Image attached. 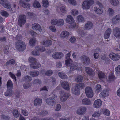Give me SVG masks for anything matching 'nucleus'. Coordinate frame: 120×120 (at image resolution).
<instances>
[{
	"mask_svg": "<svg viewBox=\"0 0 120 120\" xmlns=\"http://www.w3.org/2000/svg\"><path fill=\"white\" fill-rule=\"evenodd\" d=\"M15 48L19 51H23L25 50L26 45L25 43L22 40L17 41L15 43Z\"/></svg>",
	"mask_w": 120,
	"mask_h": 120,
	"instance_id": "1",
	"label": "nucleus"
},
{
	"mask_svg": "<svg viewBox=\"0 0 120 120\" xmlns=\"http://www.w3.org/2000/svg\"><path fill=\"white\" fill-rule=\"evenodd\" d=\"M28 60L30 63H33L30 64V66L32 68L36 69L40 67L41 65L40 63H34L37 61V59L35 58L30 57L29 58Z\"/></svg>",
	"mask_w": 120,
	"mask_h": 120,
	"instance_id": "2",
	"label": "nucleus"
},
{
	"mask_svg": "<svg viewBox=\"0 0 120 120\" xmlns=\"http://www.w3.org/2000/svg\"><path fill=\"white\" fill-rule=\"evenodd\" d=\"M57 95L56 94H54L53 96L50 98H47L46 100L47 104L50 106H53L56 104V102L52 100L55 99L57 98Z\"/></svg>",
	"mask_w": 120,
	"mask_h": 120,
	"instance_id": "3",
	"label": "nucleus"
},
{
	"mask_svg": "<svg viewBox=\"0 0 120 120\" xmlns=\"http://www.w3.org/2000/svg\"><path fill=\"white\" fill-rule=\"evenodd\" d=\"M85 91L86 96L88 98H91L94 95V93L92 88L90 87L86 88Z\"/></svg>",
	"mask_w": 120,
	"mask_h": 120,
	"instance_id": "4",
	"label": "nucleus"
},
{
	"mask_svg": "<svg viewBox=\"0 0 120 120\" xmlns=\"http://www.w3.org/2000/svg\"><path fill=\"white\" fill-rule=\"evenodd\" d=\"M26 16L24 15H21L19 16L18 20V24L21 26L24 25L26 22Z\"/></svg>",
	"mask_w": 120,
	"mask_h": 120,
	"instance_id": "5",
	"label": "nucleus"
},
{
	"mask_svg": "<svg viewBox=\"0 0 120 120\" xmlns=\"http://www.w3.org/2000/svg\"><path fill=\"white\" fill-rule=\"evenodd\" d=\"M79 64L75 63L71 64L70 67V70L71 71H74L75 70H77L79 71H82V68L81 67H79Z\"/></svg>",
	"mask_w": 120,
	"mask_h": 120,
	"instance_id": "6",
	"label": "nucleus"
},
{
	"mask_svg": "<svg viewBox=\"0 0 120 120\" xmlns=\"http://www.w3.org/2000/svg\"><path fill=\"white\" fill-rule=\"evenodd\" d=\"M87 110L86 108L83 106L79 107L76 110V113L80 115H84Z\"/></svg>",
	"mask_w": 120,
	"mask_h": 120,
	"instance_id": "7",
	"label": "nucleus"
},
{
	"mask_svg": "<svg viewBox=\"0 0 120 120\" xmlns=\"http://www.w3.org/2000/svg\"><path fill=\"white\" fill-rule=\"evenodd\" d=\"M69 94L67 93L61 92L60 93V101L62 102H64L68 98Z\"/></svg>",
	"mask_w": 120,
	"mask_h": 120,
	"instance_id": "8",
	"label": "nucleus"
},
{
	"mask_svg": "<svg viewBox=\"0 0 120 120\" xmlns=\"http://www.w3.org/2000/svg\"><path fill=\"white\" fill-rule=\"evenodd\" d=\"M112 33L114 36L116 38L120 39V28L116 27L112 30Z\"/></svg>",
	"mask_w": 120,
	"mask_h": 120,
	"instance_id": "9",
	"label": "nucleus"
},
{
	"mask_svg": "<svg viewBox=\"0 0 120 120\" xmlns=\"http://www.w3.org/2000/svg\"><path fill=\"white\" fill-rule=\"evenodd\" d=\"M109 57L114 61H116L119 60L120 57L118 54L112 52L110 54Z\"/></svg>",
	"mask_w": 120,
	"mask_h": 120,
	"instance_id": "10",
	"label": "nucleus"
},
{
	"mask_svg": "<svg viewBox=\"0 0 120 120\" xmlns=\"http://www.w3.org/2000/svg\"><path fill=\"white\" fill-rule=\"evenodd\" d=\"M42 102V99L37 98L34 101L33 104L35 106L39 107L41 106Z\"/></svg>",
	"mask_w": 120,
	"mask_h": 120,
	"instance_id": "11",
	"label": "nucleus"
},
{
	"mask_svg": "<svg viewBox=\"0 0 120 120\" xmlns=\"http://www.w3.org/2000/svg\"><path fill=\"white\" fill-rule=\"evenodd\" d=\"M78 84H76L75 86L72 89V91L74 94L76 95H79L80 93V89L78 87Z\"/></svg>",
	"mask_w": 120,
	"mask_h": 120,
	"instance_id": "12",
	"label": "nucleus"
},
{
	"mask_svg": "<svg viewBox=\"0 0 120 120\" xmlns=\"http://www.w3.org/2000/svg\"><path fill=\"white\" fill-rule=\"evenodd\" d=\"M81 61L85 64L88 65L90 63V59L89 57L85 55H83L81 57Z\"/></svg>",
	"mask_w": 120,
	"mask_h": 120,
	"instance_id": "13",
	"label": "nucleus"
},
{
	"mask_svg": "<svg viewBox=\"0 0 120 120\" xmlns=\"http://www.w3.org/2000/svg\"><path fill=\"white\" fill-rule=\"evenodd\" d=\"M63 56V54L61 52H57L54 53L52 55L53 58L55 59H60Z\"/></svg>",
	"mask_w": 120,
	"mask_h": 120,
	"instance_id": "14",
	"label": "nucleus"
},
{
	"mask_svg": "<svg viewBox=\"0 0 120 120\" xmlns=\"http://www.w3.org/2000/svg\"><path fill=\"white\" fill-rule=\"evenodd\" d=\"M120 20V15H117L111 19V22L113 24H116Z\"/></svg>",
	"mask_w": 120,
	"mask_h": 120,
	"instance_id": "15",
	"label": "nucleus"
},
{
	"mask_svg": "<svg viewBox=\"0 0 120 120\" xmlns=\"http://www.w3.org/2000/svg\"><path fill=\"white\" fill-rule=\"evenodd\" d=\"M102 105L101 101L100 99L96 100L93 104V106L95 108H98L100 107Z\"/></svg>",
	"mask_w": 120,
	"mask_h": 120,
	"instance_id": "16",
	"label": "nucleus"
},
{
	"mask_svg": "<svg viewBox=\"0 0 120 120\" xmlns=\"http://www.w3.org/2000/svg\"><path fill=\"white\" fill-rule=\"evenodd\" d=\"M0 3L5 8L9 9L11 8V6L10 4L8 3V1L7 0H0Z\"/></svg>",
	"mask_w": 120,
	"mask_h": 120,
	"instance_id": "17",
	"label": "nucleus"
},
{
	"mask_svg": "<svg viewBox=\"0 0 120 120\" xmlns=\"http://www.w3.org/2000/svg\"><path fill=\"white\" fill-rule=\"evenodd\" d=\"M32 29L34 30H38L39 32H41L42 30L40 26L38 24L35 23L33 24L32 25Z\"/></svg>",
	"mask_w": 120,
	"mask_h": 120,
	"instance_id": "18",
	"label": "nucleus"
},
{
	"mask_svg": "<svg viewBox=\"0 0 120 120\" xmlns=\"http://www.w3.org/2000/svg\"><path fill=\"white\" fill-rule=\"evenodd\" d=\"M109 91L107 89H104L101 92L99 95L100 96L101 98L106 97L109 96Z\"/></svg>",
	"mask_w": 120,
	"mask_h": 120,
	"instance_id": "19",
	"label": "nucleus"
},
{
	"mask_svg": "<svg viewBox=\"0 0 120 120\" xmlns=\"http://www.w3.org/2000/svg\"><path fill=\"white\" fill-rule=\"evenodd\" d=\"M85 71L86 73L89 75L93 76L94 75L95 72L92 69L89 67L85 68Z\"/></svg>",
	"mask_w": 120,
	"mask_h": 120,
	"instance_id": "20",
	"label": "nucleus"
},
{
	"mask_svg": "<svg viewBox=\"0 0 120 120\" xmlns=\"http://www.w3.org/2000/svg\"><path fill=\"white\" fill-rule=\"evenodd\" d=\"M56 9L57 11H59L60 9L61 11L63 13H66L67 12L66 7L64 6L60 5L59 7H57Z\"/></svg>",
	"mask_w": 120,
	"mask_h": 120,
	"instance_id": "21",
	"label": "nucleus"
},
{
	"mask_svg": "<svg viewBox=\"0 0 120 120\" xmlns=\"http://www.w3.org/2000/svg\"><path fill=\"white\" fill-rule=\"evenodd\" d=\"M32 7L35 8H40L41 7V5L39 2L36 0H35L32 2Z\"/></svg>",
	"mask_w": 120,
	"mask_h": 120,
	"instance_id": "22",
	"label": "nucleus"
},
{
	"mask_svg": "<svg viewBox=\"0 0 120 120\" xmlns=\"http://www.w3.org/2000/svg\"><path fill=\"white\" fill-rule=\"evenodd\" d=\"M69 35V33L67 31H63L61 33L60 36L61 38L64 39L68 37Z\"/></svg>",
	"mask_w": 120,
	"mask_h": 120,
	"instance_id": "23",
	"label": "nucleus"
},
{
	"mask_svg": "<svg viewBox=\"0 0 120 120\" xmlns=\"http://www.w3.org/2000/svg\"><path fill=\"white\" fill-rule=\"evenodd\" d=\"M52 43V41L47 40H44L41 42L42 45L45 47H48L51 45Z\"/></svg>",
	"mask_w": 120,
	"mask_h": 120,
	"instance_id": "24",
	"label": "nucleus"
},
{
	"mask_svg": "<svg viewBox=\"0 0 120 120\" xmlns=\"http://www.w3.org/2000/svg\"><path fill=\"white\" fill-rule=\"evenodd\" d=\"M62 87L65 90H68L70 89V86L68 83L67 82H64L61 83Z\"/></svg>",
	"mask_w": 120,
	"mask_h": 120,
	"instance_id": "25",
	"label": "nucleus"
},
{
	"mask_svg": "<svg viewBox=\"0 0 120 120\" xmlns=\"http://www.w3.org/2000/svg\"><path fill=\"white\" fill-rule=\"evenodd\" d=\"M102 7L99 8L97 7H95L94 8V10L95 12L98 14H101L103 13V10Z\"/></svg>",
	"mask_w": 120,
	"mask_h": 120,
	"instance_id": "26",
	"label": "nucleus"
},
{
	"mask_svg": "<svg viewBox=\"0 0 120 120\" xmlns=\"http://www.w3.org/2000/svg\"><path fill=\"white\" fill-rule=\"evenodd\" d=\"M93 24L92 23L90 22H88L86 24L84 28V29L85 30H89L93 27Z\"/></svg>",
	"mask_w": 120,
	"mask_h": 120,
	"instance_id": "27",
	"label": "nucleus"
},
{
	"mask_svg": "<svg viewBox=\"0 0 120 120\" xmlns=\"http://www.w3.org/2000/svg\"><path fill=\"white\" fill-rule=\"evenodd\" d=\"M68 26L70 28L75 29L76 26V24L74 20L68 23Z\"/></svg>",
	"mask_w": 120,
	"mask_h": 120,
	"instance_id": "28",
	"label": "nucleus"
},
{
	"mask_svg": "<svg viewBox=\"0 0 120 120\" xmlns=\"http://www.w3.org/2000/svg\"><path fill=\"white\" fill-rule=\"evenodd\" d=\"M82 103L83 105H89L91 104L90 100L87 98H85L82 100Z\"/></svg>",
	"mask_w": 120,
	"mask_h": 120,
	"instance_id": "29",
	"label": "nucleus"
},
{
	"mask_svg": "<svg viewBox=\"0 0 120 120\" xmlns=\"http://www.w3.org/2000/svg\"><path fill=\"white\" fill-rule=\"evenodd\" d=\"M98 75L99 78V79L102 80H103V79L105 78L106 77V75L105 74L102 72L99 71L98 73Z\"/></svg>",
	"mask_w": 120,
	"mask_h": 120,
	"instance_id": "30",
	"label": "nucleus"
},
{
	"mask_svg": "<svg viewBox=\"0 0 120 120\" xmlns=\"http://www.w3.org/2000/svg\"><path fill=\"white\" fill-rule=\"evenodd\" d=\"M31 86L30 82H25L23 85V88L25 89H27L30 87Z\"/></svg>",
	"mask_w": 120,
	"mask_h": 120,
	"instance_id": "31",
	"label": "nucleus"
},
{
	"mask_svg": "<svg viewBox=\"0 0 120 120\" xmlns=\"http://www.w3.org/2000/svg\"><path fill=\"white\" fill-rule=\"evenodd\" d=\"M74 20L72 16L70 15H68L65 19V21L67 23H68Z\"/></svg>",
	"mask_w": 120,
	"mask_h": 120,
	"instance_id": "32",
	"label": "nucleus"
},
{
	"mask_svg": "<svg viewBox=\"0 0 120 120\" xmlns=\"http://www.w3.org/2000/svg\"><path fill=\"white\" fill-rule=\"evenodd\" d=\"M36 41V39L35 38H32L30 40L29 44L30 46H34L35 45V43Z\"/></svg>",
	"mask_w": 120,
	"mask_h": 120,
	"instance_id": "33",
	"label": "nucleus"
},
{
	"mask_svg": "<svg viewBox=\"0 0 120 120\" xmlns=\"http://www.w3.org/2000/svg\"><path fill=\"white\" fill-rule=\"evenodd\" d=\"M115 79V78L114 75L113 74H111L109 76L107 79V81L109 82H110L114 80Z\"/></svg>",
	"mask_w": 120,
	"mask_h": 120,
	"instance_id": "34",
	"label": "nucleus"
},
{
	"mask_svg": "<svg viewBox=\"0 0 120 120\" xmlns=\"http://www.w3.org/2000/svg\"><path fill=\"white\" fill-rule=\"evenodd\" d=\"M101 112L105 115L109 116L110 114V111L106 109H103L101 110Z\"/></svg>",
	"mask_w": 120,
	"mask_h": 120,
	"instance_id": "35",
	"label": "nucleus"
},
{
	"mask_svg": "<svg viewBox=\"0 0 120 120\" xmlns=\"http://www.w3.org/2000/svg\"><path fill=\"white\" fill-rule=\"evenodd\" d=\"M110 3L114 6H116L119 4V2L118 0H109Z\"/></svg>",
	"mask_w": 120,
	"mask_h": 120,
	"instance_id": "36",
	"label": "nucleus"
},
{
	"mask_svg": "<svg viewBox=\"0 0 120 120\" xmlns=\"http://www.w3.org/2000/svg\"><path fill=\"white\" fill-rule=\"evenodd\" d=\"M56 25L59 27L62 26L64 24V20L62 19H58Z\"/></svg>",
	"mask_w": 120,
	"mask_h": 120,
	"instance_id": "37",
	"label": "nucleus"
},
{
	"mask_svg": "<svg viewBox=\"0 0 120 120\" xmlns=\"http://www.w3.org/2000/svg\"><path fill=\"white\" fill-rule=\"evenodd\" d=\"M36 50L38 51L39 52H43L45 50L44 47H41L40 46H38L35 47Z\"/></svg>",
	"mask_w": 120,
	"mask_h": 120,
	"instance_id": "38",
	"label": "nucleus"
},
{
	"mask_svg": "<svg viewBox=\"0 0 120 120\" xmlns=\"http://www.w3.org/2000/svg\"><path fill=\"white\" fill-rule=\"evenodd\" d=\"M70 13L71 15L74 16H75L78 14L79 12L78 11L77 9H72L70 11Z\"/></svg>",
	"mask_w": 120,
	"mask_h": 120,
	"instance_id": "39",
	"label": "nucleus"
},
{
	"mask_svg": "<svg viewBox=\"0 0 120 120\" xmlns=\"http://www.w3.org/2000/svg\"><path fill=\"white\" fill-rule=\"evenodd\" d=\"M94 89L96 92L99 93L102 90L101 86L99 84L95 86Z\"/></svg>",
	"mask_w": 120,
	"mask_h": 120,
	"instance_id": "40",
	"label": "nucleus"
},
{
	"mask_svg": "<svg viewBox=\"0 0 120 120\" xmlns=\"http://www.w3.org/2000/svg\"><path fill=\"white\" fill-rule=\"evenodd\" d=\"M23 80L25 82H30L32 80V78L30 76L26 75L23 78Z\"/></svg>",
	"mask_w": 120,
	"mask_h": 120,
	"instance_id": "41",
	"label": "nucleus"
},
{
	"mask_svg": "<svg viewBox=\"0 0 120 120\" xmlns=\"http://www.w3.org/2000/svg\"><path fill=\"white\" fill-rule=\"evenodd\" d=\"M82 8L83 9L86 10L89 9L90 7L87 3L84 1L82 4Z\"/></svg>",
	"mask_w": 120,
	"mask_h": 120,
	"instance_id": "42",
	"label": "nucleus"
},
{
	"mask_svg": "<svg viewBox=\"0 0 120 120\" xmlns=\"http://www.w3.org/2000/svg\"><path fill=\"white\" fill-rule=\"evenodd\" d=\"M58 74L59 76L62 79H67L68 77V76L66 75L62 72H59Z\"/></svg>",
	"mask_w": 120,
	"mask_h": 120,
	"instance_id": "43",
	"label": "nucleus"
},
{
	"mask_svg": "<svg viewBox=\"0 0 120 120\" xmlns=\"http://www.w3.org/2000/svg\"><path fill=\"white\" fill-rule=\"evenodd\" d=\"M42 4L43 7L47 8L48 6L49 3L47 0H42Z\"/></svg>",
	"mask_w": 120,
	"mask_h": 120,
	"instance_id": "44",
	"label": "nucleus"
},
{
	"mask_svg": "<svg viewBox=\"0 0 120 120\" xmlns=\"http://www.w3.org/2000/svg\"><path fill=\"white\" fill-rule=\"evenodd\" d=\"M13 94V92L12 90H8V89L7 91L5 93V95L6 96H10L12 95Z\"/></svg>",
	"mask_w": 120,
	"mask_h": 120,
	"instance_id": "45",
	"label": "nucleus"
},
{
	"mask_svg": "<svg viewBox=\"0 0 120 120\" xmlns=\"http://www.w3.org/2000/svg\"><path fill=\"white\" fill-rule=\"evenodd\" d=\"M31 76L32 77L37 76L39 74V72L36 71H33L30 72L29 73Z\"/></svg>",
	"mask_w": 120,
	"mask_h": 120,
	"instance_id": "46",
	"label": "nucleus"
},
{
	"mask_svg": "<svg viewBox=\"0 0 120 120\" xmlns=\"http://www.w3.org/2000/svg\"><path fill=\"white\" fill-rule=\"evenodd\" d=\"M7 88L8 89H9L12 88H13V85L11 81L9 80L7 83Z\"/></svg>",
	"mask_w": 120,
	"mask_h": 120,
	"instance_id": "47",
	"label": "nucleus"
},
{
	"mask_svg": "<svg viewBox=\"0 0 120 120\" xmlns=\"http://www.w3.org/2000/svg\"><path fill=\"white\" fill-rule=\"evenodd\" d=\"M77 21L78 22H82L84 21V18L83 16L81 15H79L77 17Z\"/></svg>",
	"mask_w": 120,
	"mask_h": 120,
	"instance_id": "48",
	"label": "nucleus"
},
{
	"mask_svg": "<svg viewBox=\"0 0 120 120\" xmlns=\"http://www.w3.org/2000/svg\"><path fill=\"white\" fill-rule=\"evenodd\" d=\"M13 114L15 118L19 117V113L17 110H14L13 111Z\"/></svg>",
	"mask_w": 120,
	"mask_h": 120,
	"instance_id": "49",
	"label": "nucleus"
},
{
	"mask_svg": "<svg viewBox=\"0 0 120 120\" xmlns=\"http://www.w3.org/2000/svg\"><path fill=\"white\" fill-rule=\"evenodd\" d=\"M85 1L87 3L90 7L94 3V0H86Z\"/></svg>",
	"mask_w": 120,
	"mask_h": 120,
	"instance_id": "50",
	"label": "nucleus"
},
{
	"mask_svg": "<svg viewBox=\"0 0 120 120\" xmlns=\"http://www.w3.org/2000/svg\"><path fill=\"white\" fill-rule=\"evenodd\" d=\"M68 3L70 5L74 6H76L77 4L75 0H69Z\"/></svg>",
	"mask_w": 120,
	"mask_h": 120,
	"instance_id": "51",
	"label": "nucleus"
},
{
	"mask_svg": "<svg viewBox=\"0 0 120 120\" xmlns=\"http://www.w3.org/2000/svg\"><path fill=\"white\" fill-rule=\"evenodd\" d=\"M21 112L24 116H27L29 114L28 111L26 110L22 109H21Z\"/></svg>",
	"mask_w": 120,
	"mask_h": 120,
	"instance_id": "52",
	"label": "nucleus"
},
{
	"mask_svg": "<svg viewBox=\"0 0 120 120\" xmlns=\"http://www.w3.org/2000/svg\"><path fill=\"white\" fill-rule=\"evenodd\" d=\"M49 30L52 32L55 33L56 31V28L53 25H51L49 27Z\"/></svg>",
	"mask_w": 120,
	"mask_h": 120,
	"instance_id": "53",
	"label": "nucleus"
},
{
	"mask_svg": "<svg viewBox=\"0 0 120 120\" xmlns=\"http://www.w3.org/2000/svg\"><path fill=\"white\" fill-rule=\"evenodd\" d=\"M65 64L67 66H69L72 62V61L70 59H66L65 61Z\"/></svg>",
	"mask_w": 120,
	"mask_h": 120,
	"instance_id": "54",
	"label": "nucleus"
},
{
	"mask_svg": "<svg viewBox=\"0 0 120 120\" xmlns=\"http://www.w3.org/2000/svg\"><path fill=\"white\" fill-rule=\"evenodd\" d=\"M83 78L81 75L78 76L75 79V81L77 82H81L83 80Z\"/></svg>",
	"mask_w": 120,
	"mask_h": 120,
	"instance_id": "55",
	"label": "nucleus"
},
{
	"mask_svg": "<svg viewBox=\"0 0 120 120\" xmlns=\"http://www.w3.org/2000/svg\"><path fill=\"white\" fill-rule=\"evenodd\" d=\"M9 51V48L8 46H5L4 49V51L5 54H7Z\"/></svg>",
	"mask_w": 120,
	"mask_h": 120,
	"instance_id": "56",
	"label": "nucleus"
},
{
	"mask_svg": "<svg viewBox=\"0 0 120 120\" xmlns=\"http://www.w3.org/2000/svg\"><path fill=\"white\" fill-rule=\"evenodd\" d=\"M58 20V19H52L51 20V23L52 25H56Z\"/></svg>",
	"mask_w": 120,
	"mask_h": 120,
	"instance_id": "57",
	"label": "nucleus"
},
{
	"mask_svg": "<svg viewBox=\"0 0 120 120\" xmlns=\"http://www.w3.org/2000/svg\"><path fill=\"white\" fill-rule=\"evenodd\" d=\"M108 12L109 15H112L114 14V13L113 9L111 8H110L108 9Z\"/></svg>",
	"mask_w": 120,
	"mask_h": 120,
	"instance_id": "58",
	"label": "nucleus"
},
{
	"mask_svg": "<svg viewBox=\"0 0 120 120\" xmlns=\"http://www.w3.org/2000/svg\"><path fill=\"white\" fill-rule=\"evenodd\" d=\"M32 53L33 55L34 56H38L40 55L39 52L36 50L35 49L32 51Z\"/></svg>",
	"mask_w": 120,
	"mask_h": 120,
	"instance_id": "59",
	"label": "nucleus"
},
{
	"mask_svg": "<svg viewBox=\"0 0 120 120\" xmlns=\"http://www.w3.org/2000/svg\"><path fill=\"white\" fill-rule=\"evenodd\" d=\"M53 73V72L52 70H48L46 72L45 74L47 75L50 76L52 75Z\"/></svg>",
	"mask_w": 120,
	"mask_h": 120,
	"instance_id": "60",
	"label": "nucleus"
},
{
	"mask_svg": "<svg viewBox=\"0 0 120 120\" xmlns=\"http://www.w3.org/2000/svg\"><path fill=\"white\" fill-rule=\"evenodd\" d=\"M26 16L29 18H32L34 16L35 14L32 12H28L26 14Z\"/></svg>",
	"mask_w": 120,
	"mask_h": 120,
	"instance_id": "61",
	"label": "nucleus"
},
{
	"mask_svg": "<svg viewBox=\"0 0 120 120\" xmlns=\"http://www.w3.org/2000/svg\"><path fill=\"white\" fill-rule=\"evenodd\" d=\"M61 108V105L59 104H58L56 105L55 109L56 111H58Z\"/></svg>",
	"mask_w": 120,
	"mask_h": 120,
	"instance_id": "62",
	"label": "nucleus"
},
{
	"mask_svg": "<svg viewBox=\"0 0 120 120\" xmlns=\"http://www.w3.org/2000/svg\"><path fill=\"white\" fill-rule=\"evenodd\" d=\"M33 83L35 84H40L41 83V81L38 79H36L34 80Z\"/></svg>",
	"mask_w": 120,
	"mask_h": 120,
	"instance_id": "63",
	"label": "nucleus"
},
{
	"mask_svg": "<svg viewBox=\"0 0 120 120\" xmlns=\"http://www.w3.org/2000/svg\"><path fill=\"white\" fill-rule=\"evenodd\" d=\"M77 32L82 37H83L84 36L85 34V33L83 32V31L82 30L81 31L80 29L78 30Z\"/></svg>",
	"mask_w": 120,
	"mask_h": 120,
	"instance_id": "64",
	"label": "nucleus"
}]
</instances>
